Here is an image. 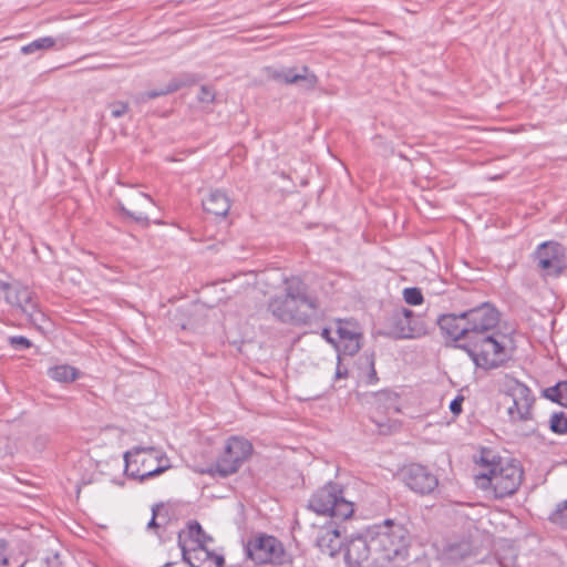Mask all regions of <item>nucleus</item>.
<instances>
[{
	"label": "nucleus",
	"mask_w": 567,
	"mask_h": 567,
	"mask_svg": "<svg viewBox=\"0 0 567 567\" xmlns=\"http://www.w3.org/2000/svg\"><path fill=\"white\" fill-rule=\"evenodd\" d=\"M411 545L412 536L405 525L385 519L349 540L346 564L348 567H388L408 559Z\"/></svg>",
	"instance_id": "f257e3e1"
},
{
	"label": "nucleus",
	"mask_w": 567,
	"mask_h": 567,
	"mask_svg": "<svg viewBox=\"0 0 567 567\" xmlns=\"http://www.w3.org/2000/svg\"><path fill=\"white\" fill-rule=\"evenodd\" d=\"M285 293L272 297L268 309L278 320L287 323H308L319 311L318 299L308 293L306 284L298 277L284 279Z\"/></svg>",
	"instance_id": "f03ea898"
},
{
	"label": "nucleus",
	"mask_w": 567,
	"mask_h": 567,
	"mask_svg": "<svg viewBox=\"0 0 567 567\" xmlns=\"http://www.w3.org/2000/svg\"><path fill=\"white\" fill-rule=\"evenodd\" d=\"M475 485L486 495L504 498L516 493L522 484L523 470L515 461L481 458V470L474 475Z\"/></svg>",
	"instance_id": "7ed1b4c3"
},
{
	"label": "nucleus",
	"mask_w": 567,
	"mask_h": 567,
	"mask_svg": "<svg viewBox=\"0 0 567 567\" xmlns=\"http://www.w3.org/2000/svg\"><path fill=\"white\" fill-rule=\"evenodd\" d=\"M126 476L144 482L172 467L167 454L155 446H134L124 453Z\"/></svg>",
	"instance_id": "20e7f679"
},
{
	"label": "nucleus",
	"mask_w": 567,
	"mask_h": 567,
	"mask_svg": "<svg viewBox=\"0 0 567 567\" xmlns=\"http://www.w3.org/2000/svg\"><path fill=\"white\" fill-rule=\"evenodd\" d=\"M508 337L496 332L471 340L460 347L465 349L477 368L492 370L502 367L511 357Z\"/></svg>",
	"instance_id": "39448f33"
},
{
	"label": "nucleus",
	"mask_w": 567,
	"mask_h": 567,
	"mask_svg": "<svg viewBox=\"0 0 567 567\" xmlns=\"http://www.w3.org/2000/svg\"><path fill=\"white\" fill-rule=\"evenodd\" d=\"M309 508L319 515L344 520L352 516L353 504L342 496L337 484L329 483L318 489L309 501Z\"/></svg>",
	"instance_id": "423d86ee"
},
{
	"label": "nucleus",
	"mask_w": 567,
	"mask_h": 567,
	"mask_svg": "<svg viewBox=\"0 0 567 567\" xmlns=\"http://www.w3.org/2000/svg\"><path fill=\"white\" fill-rule=\"evenodd\" d=\"M427 324L422 315L408 308L395 309L386 319L382 334L393 339H417L425 336Z\"/></svg>",
	"instance_id": "0eeeda50"
},
{
	"label": "nucleus",
	"mask_w": 567,
	"mask_h": 567,
	"mask_svg": "<svg viewBox=\"0 0 567 567\" xmlns=\"http://www.w3.org/2000/svg\"><path fill=\"white\" fill-rule=\"evenodd\" d=\"M504 391L511 399L507 415L513 423L526 422L533 417L535 396L530 389L513 378H506Z\"/></svg>",
	"instance_id": "6e6552de"
},
{
	"label": "nucleus",
	"mask_w": 567,
	"mask_h": 567,
	"mask_svg": "<svg viewBox=\"0 0 567 567\" xmlns=\"http://www.w3.org/2000/svg\"><path fill=\"white\" fill-rule=\"evenodd\" d=\"M252 445L243 437L233 436L227 441L224 453L218 458L215 470L210 468L207 473H218L226 477L238 471L241 464L250 456Z\"/></svg>",
	"instance_id": "1a4fd4ad"
},
{
	"label": "nucleus",
	"mask_w": 567,
	"mask_h": 567,
	"mask_svg": "<svg viewBox=\"0 0 567 567\" xmlns=\"http://www.w3.org/2000/svg\"><path fill=\"white\" fill-rule=\"evenodd\" d=\"M465 319H467L470 341L483 336L499 332L497 330L499 313L489 303H483L465 311Z\"/></svg>",
	"instance_id": "9d476101"
},
{
	"label": "nucleus",
	"mask_w": 567,
	"mask_h": 567,
	"mask_svg": "<svg viewBox=\"0 0 567 567\" xmlns=\"http://www.w3.org/2000/svg\"><path fill=\"white\" fill-rule=\"evenodd\" d=\"M245 550L256 564H281L285 555L281 543L268 535H260L249 540Z\"/></svg>",
	"instance_id": "9b49d317"
},
{
	"label": "nucleus",
	"mask_w": 567,
	"mask_h": 567,
	"mask_svg": "<svg viewBox=\"0 0 567 567\" xmlns=\"http://www.w3.org/2000/svg\"><path fill=\"white\" fill-rule=\"evenodd\" d=\"M1 288L4 291L6 301L11 306L18 307L32 322L38 323L43 319L44 316L37 309L32 292L28 287L2 282Z\"/></svg>",
	"instance_id": "f8f14e48"
},
{
	"label": "nucleus",
	"mask_w": 567,
	"mask_h": 567,
	"mask_svg": "<svg viewBox=\"0 0 567 567\" xmlns=\"http://www.w3.org/2000/svg\"><path fill=\"white\" fill-rule=\"evenodd\" d=\"M535 255L538 268L547 276H558L566 268L565 249L558 243L540 244Z\"/></svg>",
	"instance_id": "ddd939ff"
},
{
	"label": "nucleus",
	"mask_w": 567,
	"mask_h": 567,
	"mask_svg": "<svg viewBox=\"0 0 567 567\" xmlns=\"http://www.w3.org/2000/svg\"><path fill=\"white\" fill-rule=\"evenodd\" d=\"M338 334L336 350L343 355H354L361 349L362 331L357 321L337 320Z\"/></svg>",
	"instance_id": "4468645a"
},
{
	"label": "nucleus",
	"mask_w": 567,
	"mask_h": 567,
	"mask_svg": "<svg viewBox=\"0 0 567 567\" xmlns=\"http://www.w3.org/2000/svg\"><path fill=\"white\" fill-rule=\"evenodd\" d=\"M405 485L420 495H429L439 485L437 477L431 473L425 466L412 464L403 472Z\"/></svg>",
	"instance_id": "2eb2a0df"
},
{
	"label": "nucleus",
	"mask_w": 567,
	"mask_h": 567,
	"mask_svg": "<svg viewBox=\"0 0 567 567\" xmlns=\"http://www.w3.org/2000/svg\"><path fill=\"white\" fill-rule=\"evenodd\" d=\"M183 550L182 556L183 560L187 563L190 567H223L224 566V557L213 553L208 548V544L196 547H189L185 540H182Z\"/></svg>",
	"instance_id": "dca6fc26"
},
{
	"label": "nucleus",
	"mask_w": 567,
	"mask_h": 567,
	"mask_svg": "<svg viewBox=\"0 0 567 567\" xmlns=\"http://www.w3.org/2000/svg\"><path fill=\"white\" fill-rule=\"evenodd\" d=\"M439 326L441 330L453 341L470 342V330L465 312L447 313L439 318Z\"/></svg>",
	"instance_id": "f3484780"
},
{
	"label": "nucleus",
	"mask_w": 567,
	"mask_h": 567,
	"mask_svg": "<svg viewBox=\"0 0 567 567\" xmlns=\"http://www.w3.org/2000/svg\"><path fill=\"white\" fill-rule=\"evenodd\" d=\"M268 74L280 82L302 83L306 89L313 87L317 82L316 75L310 73L307 68H302L300 71L292 68L268 69Z\"/></svg>",
	"instance_id": "a211bd4d"
},
{
	"label": "nucleus",
	"mask_w": 567,
	"mask_h": 567,
	"mask_svg": "<svg viewBox=\"0 0 567 567\" xmlns=\"http://www.w3.org/2000/svg\"><path fill=\"white\" fill-rule=\"evenodd\" d=\"M316 544L322 554L333 557L341 548V537L338 527L330 523L319 528Z\"/></svg>",
	"instance_id": "6ab92c4d"
},
{
	"label": "nucleus",
	"mask_w": 567,
	"mask_h": 567,
	"mask_svg": "<svg viewBox=\"0 0 567 567\" xmlns=\"http://www.w3.org/2000/svg\"><path fill=\"white\" fill-rule=\"evenodd\" d=\"M372 404L377 412L391 415L401 412V403L399 395L389 390L377 392L372 395Z\"/></svg>",
	"instance_id": "aec40b11"
},
{
	"label": "nucleus",
	"mask_w": 567,
	"mask_h": 567,
	"mask_svg": "<svg viewBox=\"0 0 567 567\" xmlns=\"http://www.w3.org/2000/svg\"><path fill=\"white\" fill-rule=\"evenodd\" d=\"M182 540H185L189 547H196V545L202 546L212 543L213 538L204 533L199 523L190 522L186 529L178 534V547L181 550H183Z\"/></svg>",
	"instance_id": "412c9836"
},
{
	"label": "nucleus",
	"mask_w": 567,
	"mask_h": 567,
	"mask_svg": "<svg viewBox=\"0 0 567 567\" xmlns=\"http://www.w3.org/2000/svg\"><path fill=\"white\" fill-rule=\"evenodd\" d=\"M204 209L216 216H226L230 209V200L221 190H213L207 198L203 200Z\"/></svg>",
	"instance_id": "4be33fe9"
},
{
	"label": "nucleus",
	"mask_w": 567,
	"mask_h": 567,
	"mask_svg": "<svg viewBox=\"0 0 567 567\" xmlns=\"http://www.w3.org/2000/svg\"><path fill=\"white\" fill-rule=\"evenodd\" d=\"M48 375L60 383H70L80 377V371L69 364H59L48 369Z\"/></svg>",
	"instance_id": "5701e85b"
},
{
	"label": "nucleus",
	"mask_w": 567,
	"mask_h": 567,
	"mask_svg": "<svg viewBox=\"0 0 567 567\" xmlns=\"http://www.w3.org/2000/svg\"><path fill=\"white\" fill-rule=\"evenodd\" d=\"M55 44V39L52 37H42L33 40L29 44L21 48L23 54H32L51 49Z\"/></svg>",
	"instance_id": "b1692460"
},
{
	"label": "nucleus",
	"mask_w": 567,
	"mask_h": 567,
	"mask_svg": "<svg viewBox=\"0 0 567 567\" xmlns=\"http://www.w3.org/2000/svg\"><path fill=\"white\" fill-rule=\"evenodd\" d=\"M545 396L567 406V381L559 382L555 386L546 389Z\"/></svg>",
	"instance_id": "393cba45"
},
{
	"label": "nucleus",
	"mask_w": 567,
	"mask_h": 567,
	"mask_svg": "<svg viewBox=\"0 0 567 567\" xmlns=\"http://www.w3.org/2000/svg\"><path fill=\"white\" fill-rule=\"evenodd\" d=\"M549 520L553 524L567 529V501H563L557 504L555 511L549 516Z\"/></svg>",
	"instance_id": "a878e982"
},
{
	"label": "nucleus",
	"mask_w": 567,
	"mask_h": 567,
	"mask_svg": "<svg viewBox=\"0 0 567 567\" xmlns=\"http://www.w3.org/2000/svg\"><path fill=\"white\" fill-rule=\"evenodd\" d=\"M549 429L556 434L567 433V414L564 412H555L549 419Z\"/></svg>",
	"instance_id": "bb28decb"
},
{
	"label": "nucleus",
	"mask_w": 567,
	"mask_h": 567,
	"mask_svg": "<svg viewBox=\"0 0 567 567\" xmlns=\"http://www.w3.org/2000/svg\"><path fill=\"white\" fill-rule=\"evenodd\" d=\"M404 301L410 306H419L423 303V295L420 288H404L402 292Z\"/></svg>",
	"instance_id": "cd10ccee"
},
{
	"label": "nucleus",
	"mask_w": 567,
	"mask_h": 567,
	"mask_svg": "<svg viewBox=\"0 0 567 567\" xmlns=\"http://www.w3.org/2000/svg\"><path fill=\"white\" fill-rule=\"evenodd\" d=\"M181 86H182V84L178 81L174 80L169 84H167L164 89L153 90V91L147 92L146 93V97L147 99H155L157 96H162V95L175 92Z\"/></svg>",
	"instance_id": "c85d7f7f"
},
{
	"label": "nucleus",
	"mask_w": 567,
	"mask_h": 567,
	"mask_svg": "<svg viewBox=\"0 0 567 567\" xmlns=\"http://www.w3.org/2000/svg\"><path fill=\"white\" fill-rule=\"evenodd\" d=\"M111 115L114 118H118L127 113L128 106L123 102H115L110 104Z\"/></svg>",
	"instance_id": "c756f323"
},
{
	"label": "nucleus",
	"mask_w": 567,
	"mask_h": 567,
	"mask_svg": "<svg viewBox=\"0 0 567 567\" xmlns=\"http://www.w3.org/2000/svg\"><path fill=\"white\" fill-rule=\"evenodd\" d=\"M9 343L16 349H28L31 347V341L22 336L10 337Z\"/></svg>",
	"instance_id": "7c9ffc66"
},
{
	"label": "nucleus",
	"mask_w": 567,
	"mask_h": 567,
	"mask_svg": "<svg viewBox=\"0 0 567 567\" xmlns=\"http://www.w3.org/2000/svg\"><path fill=\"white\" fill-rule=\"evenodd\" d=\"M215 99V92L212 87L203 85L198 93V100L203 103H212Z\"/></svg>",
	"instance_id": "2f4dec72"
},
{
	"label": "nucleus",
	"mask_w": 567,
	"mask_h": 567,
	"mask_svg": "<svg viewBox=\"0 0 567 567\" xmlns=\"http://www.w3.org/2000/svg\"><path fill=\"white\" fill-rule=\"evenodd\" d=\"M462 403H463V398L454 399L450 404V410L452 411V413H454V414L461 413Z\"/></svg>",
	"instance_id": "473e14b6"
},
{
	"label": "nucleus",
	"mask_w": 567,
	"mask_h": 567,
	"mask_svg": "<svg viewBox=\"0 0 567 567\" xmlns=\"http://www.w3.org/2000/svg\"><path fill=\"white\" fill-rule=\"evenodd\" d=\"M6 542L3 539H0V564L3 566L10 565V558L4 556L3 553L6 550Z\"/></svg>",
	"instance_id": "72a5a7b5"
},
{
	"label": "nucleus",
	"mask_w": 567,
	"mask_h": 567,
	"mask_svg": "<svg viewBox=\"0 0 567 567\" xmlns=\"http://www.w3.org/2000/svg\"><path fill=\"white\" fill-rule=\"evenodd\" d=\"M340 355L341 354L339 353V355H338L339 362H338V365H337V369H336V374H334L336 379H343V378H347V375H348V370L341 367Z\"/></svg>",
	"instance_id": "f704fd0d"
},
{
	"label": "nucleus",
	"mask_w": 567,
	"mask_h": 567,
	"mask_svg": "<svg viewBox=\"0 0 567 567\" xmlns=\"http://www.w3.org/2000/svg\"><path fill=\"white\" fill-rule=\"evenodd\" d=\"M321 337L328 341L329 343H331L334 348H336V344H337V339L332 338L331 337V331L330 329H327L324 328L321 332Z\"/></svg>",
	"instance_id": "c9c22d12"
},
{
	"label": "nucleus",
	"mask_w": 567,
	"mask_h": 567,
	"mask_svg": "<svg viewBox=\"0 0 567 567\" xmlns=\"http://www.w3.org/2000/svg\"><path fill=\"white\" fill-rule=\"evenodd\" d=\"M152 512H153V516H152L151 520L147 523V529H154L157 527L155 507L152 508Z\"/></svg>",
	"instance_id": "e433bc0d"
},
{
	"label": "nucleus",
	"mask_w": 567,
	"mask_h": 567,
	"mask_svg": "<svg viewBox=\"0 0 567 567\" xmlns=\"http://www.w3.org/2000/svg\"><path fill=\"white\" fill-rule=\"evenodd\" d=\"M121 210H122V212H124L126 215H128V216L133 217V218H134V219H136V220H146V219H147V217H146V216H144V215H142V214H140V215H135V214H133V213H131V212L126 210L124 207H121Z\"/></svg>",
	"instance_id": "4c0bfd02"
},
{
	"label": "nucleus",
	"mask_w": 567,
	"mask_h": 567,
	"mask_svg": "<svg viewBox=\"0 0 567 567\" xmlns=\"http://www.w3.org/2000/svg\"><path fill=\"white\" fill-rule=\"evenodd\" d=\"M141 196H142L145 200H147L151 205H154V202H153V199H152V197H151L150 195H147V194H141Z\"/></svg>",
	"instance_id": "58836bf2"
},
{
	"label": "nucleus",
	"mask_w": 567,
	"mask_h": 567,
	"mask_svg": "<svg viewBox=\"0 0 567 567\" xmlns=\"http://www.w3.org/2000/svg\"><path fill=\"white\" fill-rule=\"evenodd\" d=\"M373 364H374L373 360H371V367H373ZM371 377L375 378V370H374V368H372Z\"/></svg>",
	"instance_id": "ea45409f"
},
{
	"label": "nucleus",
	"mask_w": 567,
	"mask_h": 567,
	"mask_svg": "<svg viewBox=\"0 0 567 567\" xmlns=\"http://www.w3.org/2000/svg\"><path fill=\"white\" fill-rule=\"evenodd\" d=\"M375 423H377V425H378L380 429H381V427H382V425H383V424H382V422H381V421H379V420H375Z\"/></svg>",
	"instance_id": "a19ab883"
},
{
	"label": "nucleus",
	"mask_w": 567,
	"mask_h": 567,
	"mask_svg": "<svg viewBox=\"0 0 567 567\" xmlns=\"http://www.w3.org/2000/svg\"><path fill=\"white\" fill-rule=\"evenodd\" d=\"M24 563H21L18 567H23Z\"/></svg>",
	"instance_id": "79ce46f5"
}]
</instances>
